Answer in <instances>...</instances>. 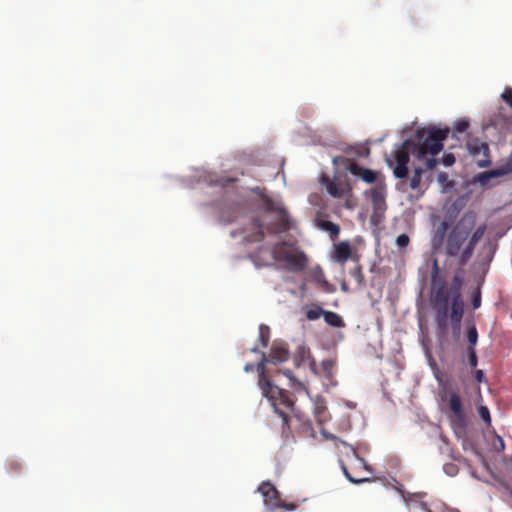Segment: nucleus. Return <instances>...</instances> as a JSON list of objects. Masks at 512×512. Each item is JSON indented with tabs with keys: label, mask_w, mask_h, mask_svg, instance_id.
Masks as SVG:
<instances>
[{
	"label": "nucleus",
	"mask_w": 512,
	"mask_h": 512,
	"mask_svg": "<svg viewBox=\"0 0 512 512\" xmlns=\"http://www.w3.org/2000/svg\"><path fill=\"white\" fill-rule=\"evenodd\" d=\"M333 368H334V361H332L330 359H326L321 362L322 372L327 378H331L333 376Z\"/></svg>",
	"instance_id": "nucleus-21"
},
{
	"label": "nucleus",
	"mask_w": 512,
	"mask_h": 512,
	"mask_svg": "<svg viewBox=\"0 0 512 512\" xmlns=\"http://www.w3.org/2000/svg\"><path fill=\"white\" fill-rule=\"evenodd\" d=\"M324 314V310L319 306H314L306 311V317L309 320H317Z\"/></svg>",
	"instance_id": "nucleus-22"
},
{
	"label": "nucleus",
	"mask_w": 512,
	"mask_h": 512,
	"mask_svg": "<svg viewBox=\"0 0 512 512\" xmlns=\"http://www.w3.org/2000/svg\"><path fill=\"white\" fill-rule=\"evenodd\" d=\"M254 368L257 369V365H254L252 363H247L245 366H244V371L245 372H251L254 370Z\"/></svg>",
	"instance_id": "nucleus-39"
},
{
	"label": "nucleus",
	"mask_w": 512,
	"mask_h": 512,
	"mask_svg": "<svg viewBox=\"0 0 512 512\" xmlns=\"http://www.w3.org/2000/svg\"><path fill=\"white\" fill-rule=\"evenodd\" d=\"M275 261L286 264V269L291 272L303 271L308 263L304 252L297 250L286 242L276 244L272 249Z\"/></svg>",
	"instance_id": "nucleus-5"
},
{
	"label": "nucleus",
	"mask_w": 512,
	"mask_h": 512,
	"mask_svg": "<svg viewBox=\"0 0 512 512\" xmlns=\"http://www.w3.org/2000/svg\"><path fill=\"white\" fill-rule=\"evenodd\" d=\"M467 149L476 159L479 167L484 168L491 165L490 150L487 143L478 138H470L467 141Z\"/></svg>",
	"instance_id": "nucleus-10"
},
{
	"label": "nucleus",
	"mask_w": 512,
	"mask_h": 512,
	"mask_svg": "<svg viewBox=\"0 0 512 512\" xmlns=\"http://www.w3.org/2000/svg\"><path fill=\"white\" fill-rule=\"evenodd\" d=\"M308 279L324 292L334 291V287L327 281L322 268L319 266L310 269Z\"/></svg>",
	"instance_id": "nucleus-13"
},
{
	"label": "nucleus",
	"mask_w": 512,
	"mask_h": 512,
	"mask_svg": "<svg viewBox=\"0 0 512 512\" xmlns=\"http://www.w3.org/2000/svg\"><path fill=\"white\" fill-rule=\"evenodd\" d=\"M471 303L474 309H478L481 306V292L479 288L472 294Z\"/></svg>",
	"instance_id": "nucleus-31"
},
{
	"label": "nucleus",
	"mask_w": 512,
	"mask_h": 512,
	"mask_svg": "<svg viewBox=\"0 0 512 512\" xmlns=\"http://www.w3.org/2000/svg\"><path fill=\"white\" fill-rule=\"evenodd\" d=\"M438 179H439V181H445L447 179L446 173H440L438 175Z\"/></svg>",
	"instance_id": "nucleus-40"
},
{
	"label": "nucleus",
	"mask_w": 512,
	"mask_h": 512,
	"mask_svg": "<svg viewBox=\"0 0 512 512\" xmlns=\"http://www.w3.org/2000/svg\"><path fill=\"white\" fill-rule=\"evenodd\" d=\"M288 358L289 351L286 345L274 343L269 356H266L265 353H261V361L257 364V372L259 374L258 385L262 395L270 402L274 412L282 418L283 424L289 427V412L294 411L295 401L288 391L272 383L266 370L267 362L277 364L285 362Z\"/></svg>",
	"instance_id": "nucleus-3"
},
{
	"label": "nucleus",
	"mask_w": 512,
	"mask_h": 512,
	"mask_svg": "<svg viewBox=\"0 0 512 512\" xmlns=\"http://www.w3.org/2000/svg\"><path fill=\"white\" fill-rule=\"evenodd\" d=\"M270 339V329L268 326L261 324L259 327V341L264 347L268 345Z\"/></svg>",
	"instance_id": "nucleus-20"
},
{
	"label": "nucleus",
	"mask_w": 512,
	"mask_h": 512,
	"mask_svg": "<svg viewBox=\"0 0 512 512\" xmlns=\"http://www.w3.org/2000/svg\"><path fill=\"white\" fill-rule=\"evenodd\" d=\"M442 162L445 166H451L455 163V156L452 153H446L442 157Z\"/></svg>",
	"instance_id": "nucleus-35"
},
{
	"label": "nucleus",
	"mask_w": 512,
	"mask_h": 512,
	"mask_svg": "<svg viewBox=\"0 0 512 512\" xmlns=\"http://www.w3.org/2000/svg\"><path fill=\"white\" fill-rule=\"evenodd\" d=\"M478 414L487 426H491V415L487 406L481 405L478 408Z\"/></svg>",
	"instance_id": "nucleus-24"
},
{
	"label": "nucleus",
	"mask_w": 512,
	"mask_h": 512,
	"mask_svg": "<svg viewBox=\"0 0 512 512\" xmlns=\"http://www.w3.org/2000/svg\"><path fill=\"white\" fill-rule=\"evenodd\" d=\"M465 270L462 267H457L452 278L450 286H448L445 277L441 273V268L437 258L432 259L431 267V305L435 313V323L437 326V333L444 336L448 332V311L449 306L455 297L454 290L455 279L460 280L458 293L461 294L464 284Z\"/></svg>",
	"instance_id": "nucleus-4"
},
{
	"label": "nucleus",
	"mask_w": 512,
	"mask_h": 512,
	"mask_svg": "<svg viewBox=\"0 0 512 512\" xmlns=\"http://www.w3.org/2000/svg\"><path fill=\"white\" fill-rule=\"evenodd\" d=\"M475 379L479 383L486 382V377H485V374H484V372L482 370H477L475 372Z\"/></svg>",
	"instance_id": "nucleus-38"
},
{
	"label": "nucleus",
	"mask_w": 512,
	"mask_h": 512,
	"mask_svg": "<svg viewBox=\"0 0 512 512\" xmlns=\"http://www.w3.org/2000/svg\"><path fill=\"white\" fill-rule=\"evenodd\" d=\"M475 225L476 214L472 211L464 213L450 230L449 223L444 220L435 232L433 244L444 242L445 255L456 258L457 266L464 268L487 229L486 224L474 229Z\"/></svg>",
	"instance_id": "nucleus-1"
},
{
	"label": "nucleus",
	"mask_w": 512,
	"mask_h": 512,
	"mask_svg": "<svg viewBox=\"0 0 512 512\" xmlns=\"http://www.w3.org/2000/svg\"><path fill=\"white\" fill-rule=\"evenodd\" d=\"M468 362L472 368H475L478 364L477 354L474 348H468Z\"/></svg>",
	"instance_id": "nucleus-28"
},
{
	"label": "nucleus",
	"mask_w": 512,
	"mask_h": 512,
	"mask_svg": "<svg viewBox=\"0 0 512 512\" xmlns=\"http://www.w3.org/2000/svg\"><path fill=\"white\" fill-rule=\"evenodd\" d=\"M319 181L326 189L327 193L333 198L340 199L349 194L352 190L348 181H342L336 176L330 178L326 174H321Z\"/></svg>",
	"instance_id": "nucleus-9"
},
{
	"label": "nucleus",
	"mask_w": 512,
	"mask_h": 512,
	"mask_svg": "<svg viewBox=\"0 0 512 512\" xmlns=\"http://www.w3.org/2000/svg\"><path fill=\"white\" fill-rule=\"evenodd\" d=\"M460 280L455 279V286L456 288L453 289L454 293L456 294L453 302L449 306L448 311V319L451 320V325L453 329V333L455 336L460 335V329H461V321L464 314V301L462 299V295H459L458 288H459Z\"/></svg>",
	"instance_id": "nucleus-8"
},
{
	"label": "nucleus",
	"mask_w": 512,
	"mask_h": 512,
	"mask_svg": "<svg viewBox=\"0 0 512 512\" xmlns=\"http://www.w3.org/2000/svg\"><path fill=\"white\" fill-rule=\"evenodd\" d=\"M450 133L449 128L427 127L418 129L413 138L405 140L394 152L395 161L387 159L396 178H406L410 153L418 160H425L427 169L432 170L437 165L434 158L442 149L443 141Z\"/></svg>",
	"instance_id": "nucleus-2"
},
{
	"label": "nucleus",
	"mask_w": 512,
	"mask_h": 512,
	"mask_svg": "<svg viewBox=\"0 0 512 512\" xmlns=\"http://www.w3.org/2000/svg\"><path fill=\"white\" fill-rule=\"evenodd\" d=\"M423 169L421 167H415L413 176L410 179V187L415 190L418 189L421 183Z\"/></svg>",
	"instance_id": "nucleus-19"
},
{
	"label": "nucleus",
	"mask_w": 512,
	"mask_h": 512,
	"mask_svg": "<svg viewBox=\"0 0 512 512\" xmlns=\"http://www.w3.org/2000/svg\"><path fill=\"white\" fill-rule=\"evenodd\" d=\"M410 244V238L407 234H400L397 238H396V245L400 248V249H403V248H406L408 245Z\"/></svg>",
	"instance_id": "nucleus-27"
},
{
	"label": "nucleus",
	"mask_w": 512,
	"mask_h": 512,
	"mask_svg": "<svg viewBox=\"0 0 512 512\" xmlns=\"http://www.w3.org/2000/svg\"><path fill=\"white\" fill-rule=\"evenodd\" d=\"M421 507H422V509H423L424 511H426V512H432V511L428 508L427 504H426V503H424V502H422V503H421Z\"/></svg>",
	"instance_id": "nucleus-41"
},
{
	"label": "nucleus",
	"mask_w": 512,
	"mask_h": 512,
	"mask_svg": "<svg viewBox=\"0 0 512 512\" xmlns=\"http://www.w3.org/2000/svg\"><path fill=\"white\" fill-rule=\"evenodd\" d=\"M264 499V505L269 511H274L277 508L285 510H294L296 505L293 503L286 504L280 499V493L276 487L269 481H264L258 487Z\"/></svg>",
	"instance_id": "nucleus-6"
},
{
	"label": "nucleus",
	"mask_w": 512,
	"mask_h": 512,
	"mask_svg": "<svg viewBox=\"0 0 512 512\" xmlns=\"http://www.w3.org/2000/svg\"><path fill=\"white\" fill-rule=\"evenodd\" d=\"M323 316H324L325 322L332 327L341 328V327L345 326V323H344L342 317L335 312L324 311Z\"/></svg>",
	"instance_id": "nucleus-18"
},
{
	"label": "nucleus",
	"mask_w": 512,
	"mask_h": 512,
	"mask_svg": "<svg viewBox=\"0 0 512 512\" xmlns=\"http://www.w3.org/2000/svg\"><path fill=\"white\" fill-rule=\"evenodd\" d=\"M234 181H235V179H233V178H220L215 181V184H217L221 187H226L228 184L234 183Z\"/></svg>",
	"instance_id": "nucleus-36"
},
{
	"label": "nucleus",
	"mask_w": 512,
	"mask_h": 512,
	"mask_svg": "<svg viewBox=\"0 0 512 512\" xmlns=\"http://www.w3.org/2000/svg\"><path fill=\"white\" fill-rule=\"evenodd\" d=\"M333 163L336 165H343L347 171L351 172L355 176L360 177L364 182L369 184L375 183L379 177L378 172L368 168L361 167L350 158L338 156L333 159Z\"/></svg>",
	"instance_id": "nucleus-7"
},
{
	"label": "nucleus",
	"mask_w": 512,
	"mask_h": 512,
	"mask_svg": "<svg viewBox=\"0 0 512 512\" xmlns=\"http://www.w3.org/2000/svg\"><path fill=\"white\" fill-rule=\"evenodd\" d=\"M503 101L512 108V88L506 87L501 95Z\"/></svg>",
	"instance_id": "nucleus-32"
},
{
	"label": "nucleus",
	"mask_w": 512,
	"mask_h": 512,
	"mask_svg": "<svg viewBox=\"0 0 512 512\" xmlns=\"http://www.w3.org/2000/svg\"><path fill=\"white\" fill-rule=\"evenodd\" d=\"M283 374L292 382L291 387H293V388H298V387L302 388L303 387V384L294 378L292 371L284 370Z\"/></svg>",
	"instance_id": "nucleus-29"
},
{
	"label": "nucleus",
	"mask_w": 512,
	"mask_h": 512,
	"mask_svg": "<svg viewBox=\"0 0 512 512\" xmlns=\"http://www.w3.org/2000/svg\"><path fill=\"white\" fill-rule=\"evenodd\" d=\"M7 469L12 474H18L22 470V463L17 459H10L7 463Z\"/></svg>",
	"instance_id": "nucleus-25"
},
{
	"label": "nucleus",
	"mask_w": 512,
	"mask_h": 512,
	"mask_svg": "<svg viewBox=\"0 0 512 512\" xmlns=\"http://www.w3.org/2000/svg\"><path fill=\"white\" fill-rule=\"evenodd\" d=\"M308 354L307 349L304 346H299L296 352L295 361L299 365L298 361H303Z\"/></svg>",
	"instance_id": "nucleus-34"
},
{
	"label": "nucleus",
	"mask_w": 512,
	"mask_h": 512,
	"mask_svg": "<svg viewBox=\"0 0 512 512\" xmlns=\"http://www.w3.org/2000/svg\"><path fill=\"white\" fill-rule=\"evenodd\" d=\"M343 471H344V474H345V476L347 477V479H348L350 482H352V483L358 484V483H362V482L368 481V479H361V480L354 479V478L349 474V472L347 471V469H346L345 467H343Z\"/></svg>",
	"instance_id": "nucleus-37"
},
{
	"label": "nucleus",
	"mask_w": 512,
	"mask_h": 512,
	"mask_svg": "<svg viewBox=\"0 0 512 512\" xmlns=\"http://www.w3.org/2000/svg\"><path fill=\"white\" fill-rule=\"evenodd\" d=\"M283 374L292 382L291 387H293V388H298V387L302 388L303 387V384L294 378L292 371L284 370Z\"/></svg>",
	"instance_id": "nucleus-30"
},
{
	"label": "nucleus",
	"mask_w": 512,
	"mask_h": 512,
	"mask_svg": "<svg viewBox=\"0 0 512 512\" xmlns=\"http://www.w3.org/2000/svg\"><path fill=\"white\" fill-rule=\"evenodd\" d=\"M316 224L320 229L328 232L329 236L332 240H335L340 234L339 225L335 224L331 221L324 220V219H317Z\"/></svg>",
	"instance_id": "nucleus-17"
},
{
	"label": "nucleus",
	"mask_w": 512,
	"mask_h": 512,
	"mask_svg": "<svg viewBox=\"0 0 512 512\" xmlns=\"http://www.w3.org/2000/svg\"><path fill=\"white\" fill-rule=\"evenodd\" d=\"M371 201L375 211H382L385 208V193L383 187L371 189Z\"/></svg>",
	"instance_id": "nucleus-16"
},
{
	"label": "nucleus",
	"mask_w": 512,
	"mask_h": 512,
	"mask_svg": "<svg viewBox=\"0 0 512 512\" xmlns=\"http://www.w3.org/2000/svg\"><path fill=\"white\" fill-rule=\"evenodd\" d=\"M287 228H288L287 224H286V223H283V225H282V229H283V230H285V229H287Z\"/></svg>",
	"instance_id": "nucleus-42"
},
{
	"label": "nucleus",
	"mask_w": 512,
	"mask_h": 512,
	"mask_svg": "<svg viewBox=\"0 0 512 512\" xmlns=\"http://www.w3.org/2000/svg\"><path fill=\"white\" fill-rule=\"evenodd\" d=\"M469 127V121L465 118L459 119L455 122L453 130L455 133H463Z\"/></svg>",
	"instance_id": "nucleus-26"
},
{
	"label": "nucleus",
	"mask_w": 512,
	"mask_h": 512,
	"mask_svg": "<svg viewBox=\"0 0 512 512\" xmlns=\"http://www.w3.org/2000/svg\"><path fill=\"white\" fill-rule=\"evenodd\" d=\"M251 351L252 352H258V349H257V347H254V348L251 349Z\"/></svg>",
	"instance_id": "nucleus-43"
},
{
	"label": "nucleus",
	"mask_w": 512,
	"mask_h": 512,
	"mask_svg": "<svg viewBox=\"0 0 512 512\" xmlns=\"http://www.w3.org/2000/svg\"><path fill=\"white\" fill-rule=\"evenodd\" d=\"M509 173H512V153L503 167L482 172L477 176V180L482 186H485L492 178L501 177Z\"/></svg>",
	"instance_id": "nucleus-12"
},
{
	"label": "nucleus",
	"mask_w": 512,
	"mask_h": 512,
	"mask_svg": "<svg viewBox=\"0 0 512 512\" xmlns=\"http://www.w3.org/2000/svg\"><path fill=\"white\" fill-rule=\"evenodd\" d=\"M467 340L472 348L477 344L478 332L474 325L470 326L467 330Z\"/></svg>",
	"instance_id": "nucleus-23"
},
{
	"label": "nucleus",
	"mask_w": 512,
	"mask_h": 512,
	"mask_svg": "<svg viewBox=\"0 0 512 512\" xmlns=\"http://www.w3.org/2000/svg\"><path fill=\"white\" fill-rule=\"evenodd\" d=\"M352 249L348 241H340L334 244L332 258L335 262L343 265L351 257Z\"/></svg>",
	"instance_id": "nucleus-15"
},
{
	"label": "nucleus",
	"mask_w": 512,
	"mask_h": 512,
	"mask_svg": "<svg viewBox=\"0 0 512 512\" xmlns=\"http://www.w3.org/2000/svg\"><path fill=\"white\" fill-rule=\"evenodd\" d=\"M493 448L497 452H501L505 449V442L501 436L496 435L495 440L493 442Z\"/></svg>",
	"instance_id": "nucleus-33"
},
{
	"label": "nucleus",
	"mask_w": 512,
	"mask_h": 512,
	"mask_svg": "<svg viewBox=\"0 0 512 512\" xmlns=\"http://www.w3.org/2000/svg\"><path fill=\"white\" fill-rule=\"evenodd\" d=\"M448 405L453 414L452 422L460 428H465L466 415L463 409L461 397L457 392L450 393Z\"/></svg>",
	"instance_id": "nucleus-11"
},
{
	"label": "nucleus",
	"mask_w": 512,
	"mask_h": 512,
	"mask_svg": "<svg viewBox=\"0 0 512 512\" xmlns=\"http://www.w3.org/2000/svg\"><path fill=\"white\" fill-rule=\"evenodd\" d=\"M243 232L246 233L244 239L248 242H260L264 239V227L259 219H252Z\"/></svg>",
	"instance_id": "nucleus-14"
}]
</instances>
